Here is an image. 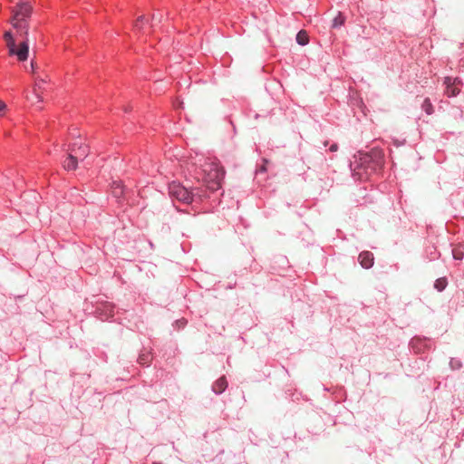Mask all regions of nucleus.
Returning a JSON list of instances; mask_svg holds the SVG:
<instances>
[{
  "instance_id": "7",
  "label": "nucleus",
  "mask_w": 464,
  "mask_h": 464,
  "mask_svg": "<svg viewBox=\"0 0 464 464\" xmlns=\"http://www.w3.org/2000/svg\"><path fill=\"white\" fill-rule=\"evenodd\" d=\"M68 150L73 157L82 160L89 154V146L82 139H79L69 146Z\"/></svg>"
},
{
  "instance_id": "21",
  "label": "nucleus",
  "mask_w": 464,
  "mask_h": 464,
  "mask_svg": "<svg viewBox=\"0 0 464 464\" xmlns=\"http://www.w3.org/2000/svg\"><path fill=\"white\" fill-rule=\"evenodd\" d=\"M338 148H339V147H338V144H337V143H333V144L330 146L329 150H330L331 152H335V151H337V150H338Z\"/></svg>"
},
{
  "instance_id": "2",
  "label": "nucleus",
  "mask_w": 464,
  "mask_h": 464,
  "mask_svg": "<svg viewBox=\"0 0 464 464\" xmlns=\"http://www.w3.org/2000/svg\"><path fill=\"white\" fill-rule=\"evenodd\" d=\"M384 162V151L381 148L375 147L368 152H359L351 163L353 176L358 180H366L372 174L380 171Z\"/></svg>"
},
{
  "instance_id": "4",
  "label": "nucleus",
  "mask_w": 464,
  "mask_h": 464,
  "mask_svg": "<svg viewBox=\"0 0 464 464\" xmlns=\"http://www.w3.org/2000/svg\"><path fill=\"white\" fill-rule=\"evenodd\" d=\"M4 39L8 48L9 55L16 56L17 60L20 62H24L27 59L29 47L25 41L20 43V44L16 46L13 34L9 31L5 33Z\"/></svg>"
},
{
  "instance_id": "19",
  "label": "nucleus",
  "mask_w": 464,
  "mask_h": 464,
  "mask_svg": "<svg viewBox=\"0 0 464 464\" xmlns=\"http://www.w3.org/2000/svg\"><path fill=\"white\" fill-rule=\"evenodd\" d=\"M150 354H140V355L139 356V360H138V361H139V362H140V364H146V363H148V362H149V361H150Z\"/></svg>"
},
{
  "instance_id": "6",
  "label": "nucleus",
  "mask_w": 464,
  "mask_h": 464,
  "mask_svg": "<svg viewBox=\"0 0 464 464\" xmlns=\"http://www.w3.org/2000/svg\"><path fill=\"white\" fill-rule=\"evenodd\" d=\"M410 347L416 354L425 353L432 347V342L426 337L415 336L410 342Z\"/></svg>"
},
{
  "instance_id": "25",
  "label": "nucleus",
  "mask_w": 464,
  "mask_h": 464,
  "mask_svg": "<svg viewBox=\"0 0 464 464\" xmlns=\"http://www.w3.org/2000/svg\"><path fill=\"white\" fill-rule=\"evenodd\" d=\"M461 46L464 47V44Z\"/></svg>"
},
{
  "instance_id": "15",
  "label": "nucleus",
  "mask_w": 464,
  "mask_h": 464,
  "mask_svg": "<svg viewBox=\"0 0 464 464\" xmlns=\"http://www.w3.org/2000/svg\"><path fill=\"white\" fill-rule=\"evenodd\" d=\"M296 42L301 45H305L309 43V37L304 30H301L296 34Z\"/></svg>"
},
{
  "instance_id": "3",
  "label": "nucleus",
  "mask_w": 464,
  "mask_h": 464,
  "mask_svg": "<svg viewBox=\"0 0 464 464\" xmlns=\"http://www.w3.org/2000/svg\"><path fill=\"white\" fill-rule=\"evenodd\" d=\"M32 5L28 2L17 4L12 9L11 24L22 34H27L28 19L32 14Z\"/></svg>"
},
{
  "instance_id": "9",
  "label": "nucleus",
  "mask_w": 464,
  "mask_h": 464,
  "mask_svg": "<svg viewBox=\"0 0 464 464\" xmlns=\"http://www.w3.org/2000/svg\"><path fill=\"white\" fill-rule=\"evenodd\" d=\"M358 261L362 267L365 269H369L372 267L374 264V256L373 254L370 251H362L359 254Z\"/></svg>"
},
{
  "instance_id": "14",
  "label": "nucleus",
  "mask_w": 464,
  "mask_h": 464,
  "mask_svg": "<svg viewBox=\"0 0 464 464\" xmlns=\"http://www.w3.org/2000/svg\"><path fill=\"white\" fill-rule=\"evenodd\" d=\"M345 20H346V18L343 15V14L342 12H338L337 15L333 19L332 27L333 28L341 27L342 25L344 24Z\"/></svg>"
},
{
  "instance_id": "20",
  "label": "nucleus",
  "mask_w": 464,
  "mask_h": 464,
  "mask_svg": "<svg viewBox=\"0 0 464 464\" xmlns=\"http://www.w3.org/2000/svg\"><path fill=\"white\" fill-rule=\"evenodd\" d=\"M143 20H144V17H140V18L136 21V23H135V24H134V28H135V29H138V28L140 27V25L143 23Z\"/></svg>"
},
{
  "instance_id": "11",
  "label": "nucleus",
  "mask_w": 464,
  "mask_h": 464,
  "mask_svg": "<svg viewBox=\"0 0 464 464\" xmlns=\"http://www.w3.org/2000/svg\"><path fill=\"white\" fill-rule=\"evenodd\" d=\"M78 161L79 160L76 157L68 153V157L64 160L63 166L66 170H74L77 168Z\"/></svg>"
},
{
  "instance_id": "10",
  "label": "nucleus",
  "mask_w": 464,
  "mask_h": 464,
  "mask_svg": "<svg viewBox=\"0 0 464 464\" xmlns=\"http://www.w3.org/2000/svg\"><path fill=\"white\" fill-rule=\"evenodd\" d=\"M227 388V381L225 376H221L217 381H215L214 383L212 384V391L216 394H221L222 392H224L226 391Z\"/></svg>"
},
{
  "instance_id": "13",
  "label": "nucleus",
  "mask_w": 464,
  "mask_h": 464,
  "mask_svg": "<svg viewBox=\"0 0 464 464\" xmlns=\"http://www.w3.org/2000/svg\"><path fill=\"white\" fill-rule=\"evenodd\" d=\"M421 109L425 111L427 115H431L434 112V107L430 98H425L422 104Z\"/></svg>"
},
{
  "instance_id": "5",
  "label": "nucleus",
  "mask_w": 464,
  "mask_h": 464,
  "mask_svg": "<svg viewBox=\"0 0 464 464\" xmlns=\"http://www.w3.org/2000/svg\"><path fill=\"white\" fill-rule=\"evenodd\" d=\"M445 85V95L449 98L456 97L461 92L463 82L459 77L446 76L443 80Z\"/></svg>"
},
{
  "instance_id": "23",
  "label": "nucleus",
  "mask_w": 464,
  "mask_h": 464,
  "mask_svg": "<svg viewBox=\"0 0 464 464\" xmlns=\"http://www.w3.org/2000/svg\"><path fill=\"white\" fill-rule=\"evenodd\" d=\"M324 146H329V141H328V140H326V141H324Z\"/></svg>"
},
{
  "instance_id": "1",
  "label": "nucleus",
  "mask_w": 464,
  "mask_h": 464,
  "mask_svg": "<svg viewBox=\"0 0 464 464\" xmlns=\"http://www.w3.org/2000/svg\"><path fill=\"white\" fill-rule=\"evenodd\" d=\"M195 179L201 182V187L188 189L179 182L172 181L169 185V194L173 200L184 204H190L193 201H202L209 197L208 191L214 192L221 188L225 178V169L218 162L205 161L203 169L194 170Z\"/></svg>"
},
{
  "instance_id": "8",
  "label": "nucleus",
  "mask_w": 464,
  "mask_h": 464,
  "mask_svg": "<svg viewBox=\"0 0 464 464\" xmlns=\"http://www.w3.org/2000/svg\"><path fill=\"white\" fill-rule=\"evenodd\" d=\"M114 312V304L108 302L100 304L96 309V313L98 314L99 318L102 321H106L113 317Z\"/></svg>"
},
{
  "instance_id": "12",
  "label": "nucleus",
  "mask_w": 464,
  "mask_h": 464,
  "mask_svg": "<svg viewBox=\"0 0 464 464\" xmlns=\"http://www.w3.org/2000/svg\"><path fill=\"white\" fill-rule=\"evenodd\" d=\"M452 256L455 260L459 261L464 258V243H459L453 246Z\"/></svg>"
},
{
  "instance_id": "16",
  "label": "nucleus",
  "mask_w": 464,
  "mask_h": 464,
  "mask_svg": "<svg viewBox=\"0 0 464 464\" xmlns=\"http://www.w3.org/2000/svg\"><path fill=\"white\" fill-rule=\"evenodd\" d=\"M448 285V280L445 276L440 277L435 280L434 282V288L437 289L439 292L443 291Z\"/></svg>"
},
{
  "instance_id": "24",
  "label": "nucleus",
  "mask_w": 464,
  "mask_h": 464,
  "mask_svg": "<svg viewBox=\"0 0 464 464\" xmlns=\"http://www.w3.org/2000/svg\"><path fill=\"white\" fill-rule=\"evenodd\" d=\"M394 144H395L396 146H400V145H401V144H400V142H398V141H395V142H394Z\"/></svg>"
},
{
  "instance_id": "18",
  "label": "nucleus",
  "mask_w": 464,
  "mask_h": 464,
  "mask_svg": "<svg viewBox=\"0 0 464 464\" xmlns=\"http://www.w3.org/2000/svg\"><path fill=\"white\" fill-rule=\"evenodd\" d=\"M450 365L452 370H459L462 367V363L459 359L451 358L450 361Z\"/></svg>"
},
{
  "instance_id": "22",
  "label": "nucleus",
  "mask_w": 464,
  "mask_h": 464,
  "mask_svg": "<svg viewBox=\"0 0 464 464\" xmlns=\"http://www.w3.org/2000/svg\"><path fill=\"white\" fill-rule=\"evenodd\" d=\"M31 69H32V72L34 73V62L31 63Z\"/></svg>"
},
{
  "instance_id": "17",
  "label": "nucleus",
  "mask_w": 464,
  "mask_h": 464,
  "mask_svg": "<svg viewBox=\"0 0 464 464\" xmlns=\"http://www.w3.org/2000/svg\"><path fill=\"white\" fill-rule=\"evenodd\" d=\"M112 188L117 198H120L123 194V186L121 181L113 182Z\"/></svg>"
}]
</instances>
